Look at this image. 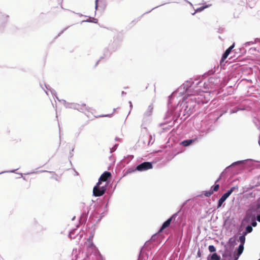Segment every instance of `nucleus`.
I'll use <instances>...</instances> for the list:
<instances>
[{
    "label": "nucleus",
    "mask_w": 260,
    "mask_h": 260,
    "mask_svg": "<svg viewBox=\"0 0 260 260\" xmlns=\"http://www.w3.org/2000/svg\"><path fill=\"white\" fill-rule=\"evenodd\" d=\"M101 184L97 183L96 185L93 187V194L95 197L102 196L106 191V186H101Z\"/></svg>",
    "instance_id": "obj_1"
},
{
    "label": "nucleus",
    "mask_w": 260,
    "mask_h": 260,
    "mask_svg": "<svg viewBox=\"0 0 260 260\" xmlns=\"http://www.w3.org/2000/svg\"><path fill=\"white\" fill-rule=\"evenodd\" d=\"M152 168V165L150 162H144L138 165L136 169L139 171H144Z\"/></svg>",
    "instance_id": "obj_2"
},
{
    "label": "nucleus",
    "mask_w": 260,
    "mask_h": 260,
    "mask_svg": "<svg viewBox=\"0 0 260 260\" xmlns=\"http://www.w3.org/2000/svg\"><path fill=\"white\" fill-rule=\"evenodd\" d=\"M111 174L110 172L106 171L100 177L98 181L99 184H101L102 182L106 181L108 178H110Z\"/></svg>",
    "instance_id": "obj_3"
},
{
    "label": "nucleus",
    "mask_w": 260,
    "mask_h": 260,
    "mask_svg": "<svg viewBox=\"0 0 260 260\" xmlns=\"http://www.w3.org/2000/svg\"><path fill=\"white\" fill-rule=\"evenodd\" d=\"M177 213L174 214L170 218H169L167 220H166L161 226L160 229L159 231V232H161L164 229L166 228L169 227L171 224V222L172 220H173V218L175 217L177 215Z\"/></svg>",
    "instance_id": "obj_4"
},
{
    "label": "nucleus",
    "mask_w": 260,
    "mask_h": 260,
    "mask_svg": "<svg viewBox=\"0 0 260 260\" xmlns=\"http://www.w3.org/2000/svg\"><path fill=\"white\" fill-rule=\"evenodd\" d=\"M234 47H235V43H233L231 46H230L229 48H228L226 50V51L223 54L222 58L221 59L220 64H221V63L222 62H223L225 60V59L228 57V56H229L230 53L231 52L232 50L234 48Z\"/></svg>",
    "instance_id": "obj_5"
},
{
    "label": "nucleus",
    "mask_w": 260,
    "mask_h": 260,
    "mask_svg": "<svg viewBox=\"0 0 260 260\" xmlns=\"http://www.w3.org/2000/svg\"><path fill=\"white\" fill-rule=\"evenodd\" d=\"M74 107L77 110L81 111L82 112L89 111V110L90 109V108L88 106H87L86 104L84 103H81V104H76Z\"/></svg>",
    "instance_id": "obj_6"
},
{
    "label": "nucleus",
    "mask_w": 260,
    "mask_h": 260,
    "mask_svg": "<svg viewBox=\"0 0 260 260\" xmlns=\"http://www.w3.org/2000/svg\"><path fill=\"white\" fill-rule=\"evenodd\" d=\"M238 189V186L232 187L230 189L228 190V191L224 193V194L225 195V196L227 198H228L234 190H237Z\"/></svg>",
    "instance_id": "obj_7"
},
{
    "label": "nucleus",
    "mask_w": 260,
    "mask_h": 260,
    "mask_svg": "<svg viewBox=\"0 0 260 260\" xmlns=\"http://www.w3.org/2000/svg\"><path fill=\"white\" fill-rule=\"evenodd\" d=\"M227 198H228L225 196V195L223 194L218 201L217 208L221 207L223 203L226 200Z\"/></svg>",
    "instance_id": "obj_8"
},
{
    "label": "nucleus",
    "mask_w": 260,
    "mask_h": 260,
    "mask_svg": "<svg viewBox=\"0 0 260 260\" xmlns=\"http://www.w3.org/2000/svg\"><path fill=\"white\" fill-rule=\"evenodd\" d=\"M208 260H220V257L217 253H213L210 258H208Z\"/></svg>",
    "instance_id": "obj_9"
},
{
    "label": "nucleus",
    "mask_w": 260,
    "mask_h": 260,
    "mask_svg": "<svg viewBox=\"0 0 260 260\" xmlns=\"http://www.w3.org/2000/svg\"><path fill=\"white\" fill-rule=\"evenodd\" d=\"M194 141L193 140H184L182 142L183 146L186 147L190 145Z\"/></svg>",
    "instance_id": "obj_10"
},
{
    "label": "nucleus",
    "mask_w": 260,
    "mask_h": 260,
    "mask_svg": "<svg viewBox=\"0 0 260 260\" xmlns=\"http://www.w3.org/2000/svg\"><path fill=\"white\" fill-rule=\"evenodd\" d=\"M153 111V107L152 106H149L147 110V111L145 112V115L146 116H150Z\"/></svg>",
    "instance_id": "obj_11"
},
{
    "label": "nucleus",
    "mask_w": 260,
    "mask_h": 260,
    "mask_svg": "<svg viewBox=\"0 0 260 260\" xmlns=\"http://www.w3.org/2000/svg\"><path fill=\"white\" fill-rule=\"evenodd\" d=\"M252 230H253V229H252V226L250 225H248L246 228L245 231L243 233V234H244V235H246L247 233H251L252 231Z\"/></svg>",
    "instance_id": "obj_12"
},
{
    "label": "nucleus",
    "mask_w": 260,
    "mask_h": 260,
    "mask_svg": "<svg viewBox=\"0 0 260 260\" xmlns=\"http://www.w3.org/2000/svg\"><path fill=\"white\" fill-rule=\"evenodd\" d=\"M239 241L240 242V245H244L245 242V235H244V234L239 237Z\"/></svg>",
    "instance_id": "obj_13"
},
{
    "label": "nucleus",
    "mask_w": 260,
    "mask_h": 260,
    "mask_svg": "<svg viewBox=\"0 0 260 260\" xmlns=\"http://www.w3.org/2000/svg\"><path fill=\"white\" fill-rule=\"evenodd\" d=\"M244 250V245H240L239 246L238 249V255L239 256L242 254Z\"/></svg>",
    "instance_id": "obj_14"
},
{
    "label": "nucleus",
    "mask_w": 260,
    "mask_h": 260,
    "mask_svg": "<svg viewBox=\"0 0 260 260\" xmlns=\"http://www.w3.org/2000/svg\"><path fill=\"white\" fill-rule=\"evenodd\" d=\"M246 216L247 217L251 218L252 219H254L255 217V214H252L251 213V212L250 210H249L247 212Z\"/></svg>",
    "instance_id": "obj_15"
},
{
    "label": "nucleus",
    "mask_w": 260,
    "mask_h": 260,
    "mask_svg": "<svg viewBox=\"0 0 260 260\" xmlns=\"http://www.w3.org/2000/svg\"><path fill=\"white\" fill-rule=\"evenodd\" d=\"M213 193V191H212L211 190H209V191H205L204 192V195L205 196L207 197H210L212 194Z\"/></svg>",
    "instance_id": "obj_16"
},
{
    "label": "nucleus",
    "mask_w": 260,
    "mask_h": 260,
    "mask_svg": "<svg viewBox=\"0 0 260 260\" xmlns=\"http://www.w3.org/2000/svg\"><path fill=\"white\" fill-rule=\"evenodd\" d=\"M212 191H217L219 188V185L218 184H215L214 186L212 187Z\"/></svg>",
    "instance_id": "obj_17"
},
{
    "label": "nucleus",
    "mask_w": 260,
    "mask_h": 260,
    "mask_svg": "<svg viewBox=\"0 0 260 260\" xmlns=\"http://www.w3.org/2000/svg\"><path fill=\"white\" fill-rule=\"evenodd\" d=\"M209 250L211 252H213L216 251V248L213 245H210L208 247Z\"/></svg>",
    "instance_id": "obj_18"
},
{
    "label": "nucleus",
    "mask_w": 260,
    "mask_h": 260,
    "mask_svg": "<svg viewBox=\"0 0 260 260\" xmlns=\"http://www.w3.org/2000/svg\"><path fill=\"white\" fill-rule=\"evenodd\" d=\"M208 6L206 5L205 6H202L197 9V11H202L205 8H208Z\"/></svg>",
    "instance_id": "obj_19"
},
{
    "label": "nucleus",
    "mask_w": 260,
    "mask_h": 260,
    "mask_svg": "<svg viewBox=\"0 0 260 260\" xmlns=\"http://www.w3.org/2000/svg\"><path fill=\"white\" fill-rule=\"evenodd\" d=\"M256 212L260 213V204H258L256 206Z\"/></svg>",
    "instance_id": "obj_20"
},
{
    "label": "nucleus",
    "mask_w": 260,
    "mask_h": 260,
    "mask_svg": "<svg viewBox=\"0 0 260 260\" xmlns=\"http://www.w3.org/2000/svg\"><path fill=\"white\" fill-rule=\"evenodd\" d=\"M251 224H252V225L253 226H255L257 225V223H256V222L255 220H254V221H252Z\"/></svg>",
    "instance_id": "obj_21"
},
{
    "label": "nucleus",
    "mask_w": 260,
    "mask_h": 260,
    "mask_svg": "<svg viewBox=\"0 0 260 260\" xmlns=\"http://www.w3.org/2000/svg\"><path fill=\"white\" fill-rule=\"evenodd\" d=\"M256 219L258 222H260V214L257 215Z\"/></svg>",
    "instance_id": "obj_22"
},
{
    "label": "nucleus",
    "mask_w": 260,
    "mask_h": 260,
    "mask_svg": "<svg viewBox=\"0 0 260 260\" xmlns=\"http://www.w3.org/2000/svg\"><path fill=\"white\" fill-rule=\"evenodd\" d=\"M111 115L112 114H107V115H103V116L110 117L111 116Z\"/></svg>",
    "instance_id": "obj_23"
},
{
    "label": "nucleus",
    "mask_w": 260,
    "mask_h": 260,
    "mask_svg": "<svg viewBox=\"0 0 260 260\" xmlns=\"http://www.w3.org/2000/svg\"><path fill=\"white\" fill-rule=\"evenodd\" d=\"M133 171H134V170L129 171V170H128L127 171V173H131V172H133Z\"/></svg>",
    "instance_id": "obj_24"
},
{
    "label": "nucleus",
    "mask_w": 260,
    "mask_h": 260,
    "mask_svg": "<svg viewBox=\"0 0 260 260\" xmlns=\"http://www.w3.org/2000/svg\"><path fill=\"white\" fill-rule=\"evenodd\" d=\"M220 179V178H219L216 180V181L215 182V184H216V183L219 181Z\"/></svg>",
    "instance_id": "obj_25"
},
{
    "label": "nucleus",
    "mask_w": 260,
    "mask_h": 260,
    "mask_svg": "<svg viewBox=\"0 0 260 260\" xmlns=\"http://www.w3.org/2000/svg\"><path fill=\"white\" fill-rule=\"evenodd\" d=\"M258 260H260V259H259Z\"/></svg>",
    "instance_id": "obj_26"
}]
</instances>
